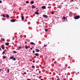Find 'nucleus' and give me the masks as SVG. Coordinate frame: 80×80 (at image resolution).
I'll return each instance as SVG.
<instances>
[{
    "mask_svg": "<svg viewBox=\"0 0 80 80\" xmlns=\"http://www.w3.org/2000/svg\"><path fill=\"white\" fill-rule=\"evenodd\" d=\"M80 18V16H78L74 17V19H75V20H77L78 19H79Z\"/></svg>",
    "mask_w": 80,
    "mask_h": 80,
    "instance_id": "nucleus-1",
    "label": "nucleus"
},
{
    "mask_svg": "<svg viewBox=\"0 0 80 80\" xmlns=\"http://www.w3.org/2000/svg\"><path fill=\"white\" fill-rule=\"evenodd\" d=\"M4 45H2L1 46V48H2V50H5V48L4 47Z\"/></svg>",
    "mask_w": 80,
    "mask_h": 80,
    "instance_id": "nucleus-2",
    "label": "nucleus"
},
{
    "mask_svg": "<svg viewBox=\"0 0 80 80\" xmlns=\"http://www.w3.org/2000/svg\"><path fill=\"white\" fill-rule=\"evenodd\" d=\"M16 21V19H15L11 20V22H15Z\"/></svg>",
    "mask_w": 80,
    "mask_h": 80,
    "instance_id": "nucleus-3",
    "label": "nucleus"
},
{
    "mask_svg": "<svg viewBox=\"0 0 80 80\" xmlns=\"http://www.w3.org/2000/svg\"><path fill=\"white\" fill-rule=\"evenodd\" d=\"M43 17L44 18H48V16L45 14L43 15Z\"/></svg>",
    "mask_w": 80,
    "mask_h": 80,
    "instance_id": "nucleus-4",
    "label": "nucleus"
},
{
    "mask_svg": "<svg viewBox=\"0 0 80 80\" xmlns=\"http://www.w3.org/2000/svg\"><path fill=\"white\" fill-rule=\"evenodd\" d=\"M42 9H45V8H46V7H45V6H42Z\"/></svg>",
    "mask_w": 80,
    "mask_h": 80,
    "instance_id": "nucleus-5",
    "label": "nucleus"
},
{
    "mask_svg": "<svg viewBox=\"0 0 80 80\" xmlns=\"http://www.w3.org/2000/svg\"><path fill=\"white\" fill-rule=\"evenodd\" d=\"M36 52H40V50L37 49H36Z\"/></svg>",
    "mask_w": 80,
    "mask_h": 80,
    "instance_id": "nucleus-6",
    "label": "nucleus"
},
{
    "mask_svg": "<svg viewBox=\"0 0 80 80\" xmlns=\"http://www.w3.org/2000/svg\"><path fill=\"white\" fill-rule=\"evenodd\" d=\"M34 55H35L36 56H37V57H38V56H39V54L38 53H36Z\"/></svg>",
    "mask_w": 80,
    "mask_h": 80,
    "instance_id": "nucleus-7",
    "label": "nucleus"
},
{
    "mask_svg": "<svg viewBox=\"0 0 80 80\" xmlns=\"http://www.w3.org/2000/svg\"><path fill=\"white\" fill-rule=\"evenodd\" d=\"M21 17H22V20H24V17H23V16H22Z\"/></svg>",
    "mask_w": 80,
    "mask_h": 80,
    "instance_id": "nucleus-8",
    "label": "nucleus"
},
{
    "mask_svg": "<svg viewBox=\"0 0 80 80\" xmlns=\"http://www.w3.org/2000/svg\"><path fill=\"white\" fill-rule=\"evenodd\" d=\"M35 14H36V15H39V12H35Z\"/></svg>",
    "mask_w": 80,
    "mask_h": 80,
    "instance_id": "nucleus-9",
    "label": "nucleus"
},
{
    "mask_svg": "<svg viewBox=\"0 0 80 80\" xmlns=\"http://www.w3.org/2000/svg\"><path fill=\"white\" fill-rule=\"evenodd\" d=\"M63 19H62V20H67V19L65 18V17L63 16Z\"/></svg>",
    "mask_w": 80,
    "mask_h": 80,
    "instance_id": "nucleus-10",
    "label": "nucleus"
},
{
    "mask_svg": "<svg viewBox=\"0 0 80 80\" xmlns=\"http://www.w3.org/2000/svg\"><path fill=\"white\" fill-rule=\"evenodd\" d=\"M5 45L7 46H8V45H9V43L8 42L6 43Z\"/></svg>",
    "mask_w": 80,
    "mask_h": 80,
    "instance_id": "nucleus-11",
    "label": "nucleus"
},
{
    "mask_svg": "<svg viewBox=\"0 0 80 80\" xmlns=\"http://www.w3.org/2000/svg\"><path fill=\"white\" fill-rule=\"evenodd\" d=\"M2 57L3 59H5V58H7V57L6 56H3Z\"/></svg>",
    "mask_w": 80,
    "mask_h": 80,
    "instance_id": "nucleus-12",
    "label": "nucleus"
},
{
    "mask_svg": "<svg viewBox=\"0 0 80 80\" xmlns=\"http://www.w3.org/2000/svg\"><path fill=\"white\" fill-rule=\"evenodd\" d=\"M31 44V45H35V44L34 43H33V42H31L30 43Z\"/></svg>",
    "mask_w": 80,
    "mask_h": 80,
    "instance_id": "nucleus-13",
    "label": "nucleus"
},
{
    "mask_svg": "<svg viewBox=\"0 0 80 80\" xmlns=\"http://www.w3.org/2000/svg\"><path fill=\"white\" fill-rule=\"evenodd\" d=\"M31 4H33V3H34V2L33 1H32L31 2Z\"/></svg>",
    "mask_w": 80,
    "mask_h": 80,
    "instance_id": "nucleus-14",
    "label": "nucleus"
},
{
    "mask_svg": "<svg viewBox=\"0 0 80 80\" xmlns=\"http://www.w3.org/2000/svg\"><path fill=\"white\" fill-rule=\"evenodd\" d=\"M12 60H16V58H13L12 59Z\"/></svg>",
    "mask_w": 80,
    "mask_h": 80,
    "instance_id": "nucleus-15",
    "label": "nucleus"
},
{
    "mask_svg": "<svg viewBox=\"0 0 80 80\" xmlns=\"http://www.w3.org/2000/svg\"><path fill=\"white\" fill-rule=\"evenodd\" d=\"M25 48L26 49H27L28 48V46H25Z\"/></svg>",
    "mask_w": 80,
    "mask_h": 80,
    "instance_id": "nucleus-16",
    "label": "nucleus"
},
{
    "mask_svg": "<svg viewBox=\"0 0 80 80\" xmlns=\"http://www.w3.org/2000/svg\"><path fill=\"white\" fill-rule=\"evenodd\" d=\"M9 72H10V69L8 68L7 70L8 73H9Z\"/></svg>",
    "mask_w": 80,
    "mask_h": 80,
    "instance_id": "nucleus-17",
    "label": "nucleus"
},
{
    "mask_svg": "<svg viewBox=\"0 0 80 80\" xmlns=\"http://www.w3.org/2000/svg\"><path fill=\"white\" fill-rule=\"evenodd\" d=\"M13 56H12L10 58V59H13Z\"/></svg>",
    "mask_w": 80,
    "mask_h": 80,
    "instance_id": "nucleus-18",
    "label": "nucleus"
},
{
    "mask_svg": "<svg viewBox=\"0 0 80 80\" xmlns=\"http://www.w3.org/2000/svg\"><path fill=\"white\" fill-rule=\"evenodd\" d=\"M26 3H29V2L28 1H27L26 2Z\"/></svg>",
    "mask_w": 80,
    "mask_h": 80,
    "instance_id": "nucleus-19",
    "label": "nucleus"
},
{
    "mask_svg": "<svg viewBox=\"0 0 80 80\" xmlns=\"http://www.w3.org/2000/svg\"><path fill=\"white\" fill-rule=\"evenodd\" d=\"M23 75H26V74H27V73H26V72H24L23 73Z\"/></svg>",
    "mask_w": 80,
    "mask_h": 80,
    "instance_id": "nucleus-20",
    "label": "nucleus"
},
{
    "mask_svg": "<svg viewBox=\"0 0 80 80\" xmlns=\"http://www.w3.org/2000/svg\"><path fill=\"white\" fill-rule=\"evenodd\" d=\"M7 18H9V15H8L7 14Z\"/></svg>",
    "mask_w": 80,
    "mask_h": 80,
    "instance_id": "nucleus-21",
    "label": "nucleus"
},
{
    "mask_svg": "<svg viewBox=\"0 0 80 80\" xmlns=\"http://www.w3.org/2000/svg\"><path fill=\"white\" fill-rule=\"evenodd\" d=\"M5 52H3L2 53V55H3V54H5Z\"/></svg>",
    "mask_w": 80,
    "mask_h": 80,
    "instance_id": "nucleus-22",
    "label": "nucleus"
},
{
    "mask_svg": "<svg viewBox=\"0 0 80 80\" xmlns=\"http://www.w3.org/2000/svg\"><path fill=\"white\" fill-rule=\"evenodd\" d=\"M2 16L3 17H6V16L5 15H3Z\"/></svg>",
    "mask_w": 80,
    "mask_h": 80,
    "instance_id": "nucleus-23",
    "label": "nucleus"
},
{
    "mask_svg": "<svg viewBox=\"0 0 80 80\" xmlns=\"http://www.w3.org/2000/svg\"><path fill=\"white\" fill-rule=\"evenodd\" d=\"M45 30L46 32H47V31H48V29H45Z\"/></svg>",
    "mask_w": 80,
    "mask_h": 80,
    "instance_id": "nucleus-24",
    "label": "nucleus"
},
{
    "mask_svg": "<svg viewBox=\"0 0 80 80\" xmlns=\"http://www.w3.org/2000/svg\"><path fill=\"white\" fill-rule=\"evenodd\" d=\"M13 53H17V52H16V51H14L13 52Z\"/></svg>",
    "mask_w": 80,
    "mask_h": 80,
    "instance_id": "nucleus-25",
    "label": "nucleus"
},
{
    "mask_svg": "<svg viewBox=\"0 0 80 80\" xmlns=\"http://www.w3.org/2000/svg\"><path fill=\"white\" fill-rule=\"evenodd\" d=\"M51 13H52V14H54V12H51Z\"/></svg>",
    "mask_w": 80,
    "mask_h": 80,
    "instance_id": "nucleus-26",
    "label": "nucleus"
},
{
    "mask_svg": "<svg viewBox=\"0 0 80 80\" xmlns=\"http://www.w3.org/2000/svg\"><path fill=\"white\" fill-rule=\"evenodd\" d=\"M18 49H21V48H22V47H20L18 48Z\"/></svg>",
    "mask_w": 80,
    "mask_h": 80,
    "instance_id": "nucleus-27",
    "label": "nucleus"
},
{
    "mask_svg": "<svg viewBox=\"0 0 80 80\" xmlns=\"http://www.w3.org/2000/svg\"><path fill=\"white\" fill-rule=\"evenodd\" d=\"M32 68H35V66H34V65H32Z\"/></svg>",
    "mask_w": 80,
    "mask_h": 80,
    "instance_id": "nucleus-28",
    "label": "nucleus"
},
{
    "mask_svg": "<svg viewBox=\"0 0 80 80\" xmlns=\"http://www.w3.org/2000/svg\"><path fill=\"white\" fill-rule=\"evenodd\" d=\"M39 73H41V71H39Z\"/></svg>",
    "mask_w": 80,
    "mask_h": 80,
    "instance_id": "nucleus-29",
    "label": "nucleus"
},
{
    "mask_svg": "<svg viewBox=\"0 0 80 80\" xmlns=\"http://www.w3.org/2000/svg\"><path fill=\"white\" fill-rule=\"evenodd\" d=\"M57 80H60V78H58Z\"/></svg>",
    "mask_w": 80,
    "mask_h": 80,
    "instance_id": "nucleus-30",
    "label": "nucleus"
},
{
    "mask_svg": "<svg viewBox=\"0 0 80 80\" xmlns=\"http://www.w3.org/2000/svg\"><path fill=\"white\" fill-rule=\"evenodd\" d=\"M2 3V1H0V3Z\"/></svg>",
    "mask_w": 80,
    "mask_h": 80,
    "instance_id": "nucleus-31",
    "label": "nucleus"
},
{
    "mask_svg": "<svg viewBox=\"0 0 80 80\" xmlns=\"http://www.w3.org/2000/svg\"><path fill=\"white\" fill-rule=\"evenodd\" d=\"M32 52L33 53H35V51H33Z\"/></svg>",
    "mask_w": 80,
    "mask_h": 80,
    "instance_id": "nucleus-32",
    "label": "nucleus"
},
{
    "mask_svg": "<svg viewBox=\"0 0 80 80\" xmlns=\"http://www.w3.org/2000/svg\"><path fill=\"white\" fill-rule=\"evenodd\" d=\"M14 38L13 37L12 38V40H14Z\"/></svg>",
    "mask_w": 80,
    "mask_h": 80,
    "instance_id": "nucleus-33",
    "label": "nucleus"
},
{
    "mask_svg": "<svg viewBox=\"0 0 80 80\" xmlns=\"http://www.w3.org/2000/svg\"><path fill=\"white\" fill-rule=\"evenodd\" d=\"M48 5H49L50 6V5H51V4L50 3H49Z\"/></svg>",
    "mask_w": 80,
    "mask_h": 80,
    "instance_id": "nucleus-34",
    "label": "nucleus"
},
{
    "mask_svg": "<svg viewBox=\"0 0 80 80\" xmlns=\"http://www.w3.org/2000/svg\"><path fill=\"white\" fill-rule=\"evenodd\" d=\"M2 41H5V39H3Z\"/></svg>",
    "mask_w": 80,
    "mask_h": 80,
    "instance_id": "nucleus-35",
    "label": "nucleus"
},
{
    "mask_svg": "<svg viewBox=\"0 0 80 80\" xmlns=\"http://www.w3.org/2000/svg\"><path fill=\"white\" fill-rule=\"evenodd\" d=\"M33 63H35V60L33 61Z\"/></svg>",
    "mask_w": 80,
    "mask_h": 80,
    "instance_id": "nucleus-36",
    "label": "nucleus"
},
{
    "mask_svg": "<svg viewBox=\"0 0 80 80\" xmlns=\"http://www.w3.org/2000/svg\"><path fill=\"white\" fill-rule=\"evenodd\" d=\"M37 70H40V69H36V71H37Z\"/></svg>",
    "mask_w": 80,
    "mask_h": 80,
    "instance_id": "nucleus-37",
    "label": "nucleus"
},
{
    "mask_svg": "<svg viewBox=\"0 0 80 80\" xmlns=\"http://www.w3.org/2000/svg\"><path fill=\"white\" fill-rule=\"evenodd\" d=\"M30 49L31 50H33V48H31Z\"/></svg>",
    "mask_w": 80,
    "mask_h": 80,
    "instance_id": "nucleus-38",
    "label": "nucleus"
},
{
    "mask_svg": "<svg viewBox=\"0 0 80 80\" xmlns=\"http://www.w3.org/2000/svg\"><path fill=\"white\" fill-rule=\"evenodd\" d=\"M2 71V69H0V72H1Z\"/></svg>",
    "mask_w": 80,
    "mask_h": 80,
    "instance_id": "nucleus-39",
    "label": "nucleus"
},
{
    "mask_svg": "<svg viewBox=\"0 0 80 80\" xmlns=\"http://www.w3.org/2000/svg\"><path fill=\"white\" fill-rule=\"evenodd\" d=\"M27 80H30V79H27Z\"/></svg>",
    "mask_w": 80,
    "mask_h": 80,
    "instance_id": "nucleus-40",
    "label": "nucleus"
},
{
    "mask_svg": "<svg viewBox=\"0 0 80 80\" xmlns=\"http://www.w3.org/2000/svg\"><path fill=\"white\" fill-rule=\"evenodd\" d=\"M44 47H46V45H44Z\"/></svg>",
    "mask_w": 80,
    "mask_h": 80,
    "instance_id": "nucleus-41",
    "label": "nucleus"
},
{
    "mask_svg": "<svg viewBox=\"0 0 80 80\" xmlns=\"http://www.w3.org/2000/svg\"><path fill=\"white\" fill-rule=\"evenodd\" d=\"M1 50V48H0V51Z\"/></svg>",
    "mask_w": 80,
    "mask_h": 80,
    "instance_id": "nucleus-42",
    "label": "nucleus"
},
{
    "mask_svg": "<svg viewBox=\"0 0 80 80\" xmlns=\"http://www.w3.org/2000/svg\"><path fill=\"white\" fill-rule=\"evenodd\" d=\"M40 80H43V79H41Z\"/></svg>",
    "mask_w": 80,
    "mask_h": 80,
    "instance_id": "nucleus-43",
    "label": "nucleus"
},
{
    "mask_svg": "<svg viewBox=\"0 0 80 80\" xmlns=\"http://www.w3.org/2000/svg\"><path fill=\"white\" fill-rule=\"evenodd\" d=\"M62 21H64V22H65V20H62Z\"/></svg>",
    "mask_w": 80,
    "mask_h": 80,
    "instance_id": "nucleus-44",
    "label": "nucleus"
},
{
    "mask_svg": "<svg viewBox=\"0 0 80 80\" xmlns=\"http://www.w3.org/2000/svg\"><path fill=\"white\" fill-rule=\"evenodd\" d=\"M71 1H72L73 2V1L74 0H71Z\"/></svg>",
    "mask_w": 80,
    "mask_h": 80,
    "instance_id": "nucleus-45",
    "label": "nucleus"
},
{
    "mask_svg": "<svg viewBox=\"0 0 80 80\" xmlns=\"http://www.w3.org/2000/svg\"><path fill=\"white\" fill-rule=\"evenodd\" d=\"M27 71L28 72V70H27Z\"/></svg>",
    "mask_w": 80,
    "mask_h": 80,
    "instance_id": "nucleus-46",
    "label": "nucleus"
},
{
    "mask_svg": "<svg viewBox=\"0 0 80 80\" xmlns=\"http://www.w3.org/2000/svg\"><path fill=\"white\" fill-rule=\"evenodd\" d=\"M33 76H34V77H35V75H34Z\"/></svg>",
    "mask_w": 80,
    "mask_h": 80,
    "instance_id": "nucleus-47",
    "label": "nucleus"
},
{
    "mask_svg": "<svg viewBox=\"0 0 80 80\" xmlns=\"http://www.w3.org/2000/svg\"><path fill=\"white\" fill-rule=\"evenodd\" d=\"M44 23H45V22H44L43 23V24H44Z\"/></svg>",
    "mask_w": 80,
    "mask_h": 80,
    "instance_id": "nucleus-48",
    "label": "nucleus"
},
{
    "mask_svg": "<svg viewBox=\"0 0 80 80\" xmlns=\"http://www.w3.org/2000/svg\"><path fill=\"white\" fill-rule=\"evenodd\" d=\"M13 45H14V43H12Z\"/></svg>",
    "mask_w": 80,
    "mask_h": 80,
    "instance_id": "nucleus-49",
    "label": "nucleus"
}]
</instances>
